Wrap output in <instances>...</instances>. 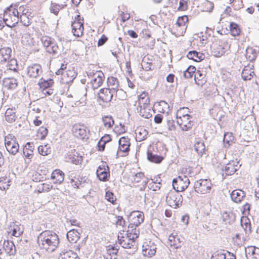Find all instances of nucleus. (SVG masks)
Segmentation results:
<instances>
[{
  "label": "nucleus",
  "mask_w": 259,
  "mask_h": 259,
  "mask_svg": "<svg viewBox=\"0 0 259 259\" xmlns=\"http://www.w3.org/2000/svg\"><path fill=\"white\" fill-rule=\"evenodd\" d=\"M37 241L40 248L51 252L58 247L59 238L54 232L46 230L39 234Z\"/></svg>",
  "instance_id": "f257e3e1"
},
{
  "label": "nucleus",
  "mask_w": 259,
  "mask_h": 259,
  "mask_svg": "<svg viewBox=\"0 0 259 259\" xmlns=\"http://www.w3.org/2000/svg\"><path fill=\"white\" fill-rule=\"evenodd\" d=\"M11 7H12V5H11L10 7H8L4 11L3 15V21L6 26L12 28L15 26L16 24H17L19 21V12L18 10L15 8L12 12V14H11Z\"/></svg>",
  "instance_id": "f03ea898"
},
{
  "label": "nucleus",
  "mask_w": 259,
  "mask_h": 259,
  "mask_svg": "<svg viewBox=\"0 0 259 259\" xmlns=\"http://www.w3.org/2000/svg\"><path fill=\"white\" fill-rule=\"evenodd\" d=\"M183 201L182 195L174 190H170L166 196L167 204L174 208L180 207L182 204Z\"/></svg>",
  "instance_id": "7ed1b4c3"
},
{
  "label": "nucleus",
  "mask_w": 259,
  "mask_h": 259,
  "mask_svg": "<svg viewBox=\"0 0 259 259\" xmlns=\"http://www.w3.org/2000/svg\"><path fill=\"white\" fill-rule=\"evenodd\" d=\"M41 41L49 53L56 55L60 52V49L54 38L45 36L41 37Z\"/></svg>",
  "instance_id": "20e7f679"
},
{
  "label": "nucleus",
  "mask_w": 259,
  "mask_h": 259,
  "mask_svg": "<svg viewBox=\"0 0 259 259\" xmlns=\"http://www.w3.org/2000/svg\"><path fill=\"white\" fill-rule=\"evenodd\" d=\"M190 181L188 178L185 176H179L172 180V187L174 191L179 193L185 191L189 186Z\"/></svg>",
  "instance_id": "39448f33"
},
{
  "label": "nucleus",
  "mask_w": 259,
  "mask_h": 259,
  "mask_svg": "<svg viewBox=\"0 0 259 259\" xmlns=\"http://www.w3.org/2000/svg\"><path fill=\"white\" fill-rule=\"evenodd\" d=\"M212 184L209 179H200L196 181L194 189L196 192L202 194L209 193L211 189Z\"/></svg>",
  "instance_id": "423d86ee"
},
{
  "label": "nucleus",
  "mask_w": 259,
  "mask_h": 259,
  "mask_svg": "<svg viewBox=\"0 0 259 259\" xmlns=\"http://www.w3.org/2000/svg\"><path fill=\"white\" fill-rule=\"evenodd\" d=\"M119 147L116 152V158L119 156H125L130 151L131 143L127 137H122L118 141Z\"/></svg>",
  "instance_id": "0eeeda50"
},
{
  "label": "nucleus",
  "mask_w": 259,
  "mask_h": 259,
  "mask_svg": "<svg viewBox=\"0 0 259 259\" xmlns=\"http://www.w3.org/2000/svg\"><path fill=\"white\" fill-rule=\"evenodd\" d=\"M128 220L129 223H132V225L139 226L144 222V213L138 211H133L128 216Z\"/></svg>",
  "instance_id": "6e6552de"
},
{
  "label": "nucleus",
  "mask_w": 259,
  "mask_h": 259,
  "mask_svg": "<svg viewBox=\"0 0 259 259\" xmlns=\"http://www.w3.org/2000/svg\"><path fill=\"white\" fill-rule=\"evenodd\" d=\"M118 241L120 245L124 248H133L136 249V242L131 238L127 236H118Z\"/></svg>",
  "instance_id": "1a4fd4ad"
},
{
  "label": "nucleus",
  "mask_w": 259,
  "mask_h": 259,
  "mask_svg": "<svg viewBox=\"0 0 259 259\" xmlns=\"http://www.w3.org/2000/svg\"><path fill=\"white\" fill-rule=\"evenodd\" d=\"M241 164L239 165V161L237 159L230 160L223 170L225 171L226 176H231L238 170Z\"/></svg>",
  "instance_id": "9d476101"
},
{
  "label": "nucleus",
  "mask_w": 259,
  "mask_h": 259,
  "mask_svg": "<svg viewBox=\"0 0 259 259\" xmlns=\"http://www.w3.org/2000/svg\"><path fill=\"white\" fill-rule=\"evenodd\" d=\"M97 176L100 181L106 182L110 177L109 168L107 165H100L96 171Z\"/></svg>",
  "instance_id": "9b49d317"
},
{
  "label": "nucleus",
  "mask_w": 259,
  "mask_h": 259,
  "mask_svg": "<svg viewBox=\"0 0 259 259\" xmlns=\"http://www.w3.org/2000/svg\"><path fill=\"white\" fill-rule=\"evenodd\" d=\"M114 92L108 88L101 89L98 94V98L103 102L108 103L111 101Z\"/></svg>",
  "instance_id": "f8f14e48"
},
{
  "label": "nucleus",
  "mask_w": 259,
  "mask_h": 259,
  "mask_svg": "<svg viewBox=\"0 0 259 259\" xmlns=\"http://www.w3.org/2000/svg\"><path fill=\"white\" fill-rule=\"evenodd\" d=\"M104 78V75L101 71H97L94 74V78L91 81L92 88L94 90L98 89L102 85Z\"/></svg>",
  "instance_id": "ddd939ff"
},
{
  "label": "nucleus",
  "mask_w": 259,
  "mask_h": 259,
  "mask_svg": "<svg viewBox=\"0 0 259 259\" xmlns=\"http://www.w3.org/2000/svg\"><path fill=\"white\" fill-rule=\"evenodd\" d=\"M228 45L223 44L222 42L219 41V43L214 45L213 47L212 53L214 56L216 57H220L225 54Z\"/></svg>",
  "instance_id": "4468645a"
},
{
  "label": "nucleus",
  "mask_w": 259,
  "mask_h": 259,
  "mask_svg": "<svg viewBox=\"0 0 259 259\" xmlns=\"http://www.w3.org/2000/svg\"><path fill=\"white\" fill-rule=\"evenodd\" d=\"M83 19L82 22L73 21L72 22V32L73 35L77 37L81 36L83 32Z\"/></svg>",
  "instance_id": "2eb2a0df"
},
{
  "label": "nucleus",
  "mask_w": 259,
  "mask_h": 259,
  "mask_svg": "<svg viewBox=\"0 0 259 259\" xmlns=\"http://www.w3.org/2000/svg\"><path fill=\"white\" fill-rule=\"evenodd\" d=\"M41 72V67L38 64H33L27 68V74L30 77L36 78Z\"/></svg>",
  "instance_id": "dca6fc26"
},
{
  "label": "nucleus",
  "mask_w": 259,
  "mask_h": 259,
  "mask_svg": "<svg viewBox=\"0 0 259 259\" xmlns=\"http://www.w3.org/2000/svg\"><path fill=\"white\" fill-rule=\"evenodd\" d=\"M231 198L235 203H240L246 196L245 192L241 189L234 190L231 193Z\"/></svg>",
  "instance_id": "f3484780"
},
{
  "label": "nucleus",
  "mask_w": 259,
  "mask_h": 259,
  "mask_svg": "<svg viewBox=\"0 0 259 259\" xmlns=\"http://www.w3.org/2000/svg\"><path fill=\"white\" fill-rule=\"evenodd\" d=\"M194 80L195 83L199 85H202L207 81L206 77V71L200 70L199 69L197 70L194 75Z\"/></svg>",
  "instance_id": "a211bd4d"
},
{
  "label": "nucleus",
  "mask_w": 259,
  "mask_h": 259,
  "mask_svg": "<svg viewBox=\"0 0 259 259\" xmlns=\"http://www.w3.org/2000/svg\"><path fill=\"white\" fill-rule=\"evenodd\" d=\"M80 232H81L80 229L75 230L73 229L69 231L66 234L68 240L71 243L76 242L80 238Z\"/></svg>",
  "instance_id": "6ab92c4d"
},
{
  "label": "nucleus",
  "mask_w": 259,
  "mask_h": 259,
  "mask_svg": "<svg viewBox=\"0 0 259 259\" xmlns=\"http://www.w3.org/2000/svg\"><path fill=\"white\" fill-rule=\"evenodd\" d=\"M3 87L8 90H14L18 86L17 80L13 77L5 78L3 80Z\"/></svg>",
  "instance_id": "aec40b11"
},
{
  "label": "nucleus",
  "mask_w": 259,
  "mask_h": 259,
  "mask_svg": "<svg viewBox=\"0 0 259 259\" xmlns=\"http://www.w3.org/2000/svg\"><path fill=\"white\" fill-rule=\"evenodd\" d=\"M149 244L146 246H143V253L144 255L150 257L155 255L157 248L154 242H150Z\"/></svg>",
  "instance_id": "412c9836"
},
{
  "label": "nucleus",
  "mask_w": 259,
  "mask_h": 259,
  "mask_svg": "<svg viewBox=\"0 0 259 259\" xmlns=\"http://www.w3.org/2000/svg\"><path fill=\"white\" fill-rule=\"evenodd\" d=\"M138 105L137 107L144 108L150 107V99L148 94L145 92H143L139 96L138 100Z\"/></svg>",
  "instance_id": "4be33fe9"
},
{
  "label": "nucleus",
  "mask_w": 259,
  "mask_h": 259,
  "mask_svg": "<svg viewBox=\"0 0 259 259\" xmlns=\"http://www.w3.org/2000/svg\"><path fill=\"white\" fill-rule=\"evenodd\" d=\"M12 50L11 48H4L0 49V63L7 62L11 58Z\"/></svg>",
  "instance_id": "5701e85b"
},
{
  "label": "nucleus",
  "mask_w": 259,
  "mask_h": 259,
  "mask_svg": "<svg viewBox=\"0 0 259 259\" xmlns=\"http://www.w3.org/2000/svg\"><path fill=\"white\" fill-rule=\"evenodd\" d=\"M5 144L7 151L10 154L15 155L18 152L19 146L15 141L5 140Z\"/></svg>",
  "instance_id": "b1692460"
},
{
  "label": "nucleus",
  "mask_w": 259,
  "mask_h": 259,
  "mask_svg": "<svg viewBox=\"0 0 259 259\" xmlns=\"http://www.w3.org/2000/svg\"><path fill=\"white\" fill-rule=\"evenodd\" d=\"M187 57L189 59L198 62L205 58V55L196 51H191L188 52Z\"/></svg>",
  "instance_id": "393cba45"
},
{
  "label": "nucleus",
  "mask_w": 259,
  "mask_h": 259,
  "mask_svg": "<svg viewBox=\"0 0 259 259\" xmlns=\"http://www.w3.org/2000/svg\"><path fill=\"white\" fill-rule=\"evenodd\" d=\"M51 179L55 180L54 183L60 184L64 181V174L60 169H55L52 173Z\"/></svg>",
  "instance_id": "a878e982"
},
{
  "label": "nucleus",
  "mask_w": 259,
  "mask_h": 259,
  "mask_svg": "<svg viewBox=\"0 0 259 259\" xmlns=\"http://www.w3.org/2000/svg\"><path fill=\"white\" fill-rule=\"evenodd\" d=\"M135 134L136 135V140L141 142L146 139L148 132L143 127H139L136 130Z\"/></svg>",
  "instance_id": "bb28decb"
},
{
  "label": "nucleus",
  "mask_w": 259,
  "mask_h": 259,
  "mask_svg": "<svg viewBox=\"0 0 259 259\" xmlns=\"http://www.w3.org/2000/svg\"><path fill=\"white\" fill-rule=\"evenodd\" d=\"M62 81L64 83L72 82L76 77V73L73 70H68L65 74H63Z\"/></svg>",
  "instance_id": "cd10ccee"
},
{
  "label": "nucleus",
  "mask_w": 259,
  "mask_h": 259,
  "mask_svg": "<svg viewBox=\"0 0 259 259\" xmlns=\"http://www.w3.org/2000/svg\"><path fill=\"white\" fill-rule=\"evenodd\" d=\"M59 259H80L77 253L72 250L62 251L59 255Z\"/></svg>",
  "instance_id": "c85d7f7f"
},
{
  "label": "nucleus",
  "mask_w": 259,
  "mask_h": 259,
  "mask_svg": "<svg viewBox=\"0 0 259 259\" xmlns=\"http://www.w3.org/2000/svg\"><path fill=\"white\" fill-rule=\"evenodd\" d=\"M167 244L171 247L173 246L175 248H178L181 247L180 238L178 235H173L172 234L169 235Z\"/></svg>",
  "instance_id": "c756f323"
},
{
  "label": "nucleus",
  "mask_w": 259,
  "mask_h": 259,
  "mask_svg": "<svg viewBox=\"0 0 259 259\" xmlns=\"http://www.w3.org/2000/svg\"><path fill=\"white\" fill-rule=\"evenodd\" d=\"M147 159L152 162L159 163L163 159V157L152 153V151L148 150L147 152Z\"/></svg>",
  "instance_id": "7c9ffc66"
},
{
  "label": "nucleus",
  "mask_w": 259,
  "mask_h": 259,
  "mask_svg": "<svg viewBox=\"0 0 259 259\" xmlns=\"http://www.w3.org/2000/svg\"><path fill=\"white\" fill-rule=\"evenodd\" d=\"M4 247L6 251L10 255L14 254L16 253V247L12 241L8 240L5 241L4 243Z\"/></svg>",
  "instance_id": "2f4dec72"
},
{
  "label": "nucleus",
  "mask_w": 259,
  "mask_h": 259,
  "mask_svg": "<svg viewBox=\"0 0 259 259\" xmlns=\"http://www.w3.org/2000/svg\"><path fill=\"white\" fill-rule=\"evenodd\" d=\"M137 111L141 116L145 118H149L152 116L151 113L150 112V107H146L144 109V108L137 107Z\"/></svg>",
  "instance_id": "473e14b6"
},
{
  "label": "nucleus",
  "mask_w": 259,
  "mask_h": 259,
  "mask_svg": "<svg viewBox=\"0 0 259 259\" xmlns=\"http://www.w3.org/2000/svg\"><path fill=\"white\" fill-rule=\"evenodd\" d=\"M15 109L8 108L5 112V118L6 121L10 123L14 122L16 120V114Z\"/></svg>",
  "instance_id": "72a5a7b5"
},
{
  "label": "nucleus",
  "mask_w": 259,
  "mask_h": 259,
  "mask_svg": "<svg viewBox=\"0 0 259 259\" xmlns=\"http://www.w3.org/2000/svg\"><path fill=\"white\" fill-rule=\"evenodd\" d=\"M257 56L256 51L251 47H248L246 50V57L250 61H254Z\"/></svg>",
  "instance_id": "f704fd0d"
},
{
  "label": "nucleus",
  "mask_w": 259,
  "mask_h": 259,
  "mask_svg": "<svg viewBox=\"0 0 259 259\" xmlns=\"http://www.w3.org/2000/svg\"><path fill=\"white\" fill-rule=\"evenodd\" d=\"M9 232H12V235L15 237H19L22 234V231L18 225L13 223V225H11L9 229Z\"/></svg>",
  "instance_id": "c9c22d12"
},
{
  "label": "nucleus",
  "mask_w": 259,
  "mask_h": 259,
  "mask_svg": "<svg viewBox=\"0 0 259 259\" xmlns=\"http://www.w3.org/2000/svg\"><path fill=\"white\" fill-rule=\"evenodd\" d=\"M222 219L223 222L226 224H231L234 222L235 217L232 212L228 213L227 212H225L223 214Z\"/></svg>",
  "instance_id": "e433bc0d"
},
{
  "label": "nucleus",
  "mask_w": 259,
  "mask_h": 259,
  "mask_svg": "<svg viewBox=\"0 0 259 259\" xmlns=\"http://www.w3.org/2000/svg\"><path fill=\"white\" fill-rule=\"evenodd\" d=\"M107 83L109 86L112 87V91L115 92L116 90L117 89L119 83L118 80L117 78H115L113 76H111L108 77L107 79Z\"/></svg>",
  "instance_id": "4c0bfd02"
},
{
  "label": "nucleus",
  "mask_w": 259,
  "mask_h": 259,
  "mask_svg": "<svg viewBox=\"0 0 259 259\" xmlns=\"http://www.w3.org/2000/svg\"><path fill=\"white\" fill-rule=\"evenodd\" d=\"M102 121L105 127L111 128L114 124V121L111 116H104L102 117Z\"/></svg>",
  "instance_id": "58836bf2"
},
{
  "label": "nucleus",
  "mask_w": 259,
  "mask_h": 259,
  "mask_svg": "<svg viewBox=\"0 0 259 259\" xmlns=\"http://www.w3.org/2000/svg\"><path fill=\"white\" fill-rule=\"evenodd\" d=\"M196 71V68L194 66H189L188 68L184 72V76L186 78L192 77L193 74Z\"/></svg>",
  "instance_id": "ea45409f"
},
{
  "label": "nucleus",
  "mask_w": 259,
  "mask_h": 259,
  "mask_svg": "<svg viewBox=\"0 0 259 259\" xmlns=\"http://www.w3.org/2000/svg\"><path fill=\"white\" fill-rule=\"evenodd\" d=\"M7 66L9 69L16 71L18 69V64L16 59L14 58H10L9 60L7 61Z\"/></svg>",
  "instance_id": "a19ab883"
},
{
  "label": "nucleus",
  "mask_w": 259,
  "mask_h": 259,
  "mask_svg": "<svg viewBox=\"0 0 259 259\" xmlns=\"http://www.w3.org/2000/svg\"><path fill=\"white\" fill-rule=\"evenodd\" d=\"M40 88L45 89L50 88L54 84V80L52 79H49L47 80L41 79L40 82H39Z\"/></svg>",
  "instance_id": "79ce46f5"
},
{
  "label": "nucleus",
  "mask_w": 259,
  "mask_h": 259,
  "mask_svg": "<svg viewBox=\"0 0 259 259\" xmlns=\"http://www.w3.org/2000/svg\"><path fill=\"white\" fill-rule=\"evenodd\" d=\"M230 29L231 32V34L233 36H236L240 34V29L237 24L234 22H231L230 24Z\"/></svg>",
  "instance_id": "37998d69"
},
{
  "label": "nucleus",
  "mask_w": 259,
  "mask_h": 259,
  "mask_svg": "<svg viewBox=\"0 0 259 259\" xmlns=\"http://www.w3.org/2000/svg\"><path fill=\"white\" fill-rule=\"evenodd\" d=\"M248 253L251 252L252 259H259V248L255 246H250L248 248Z\"/></svg>",
  "instance_id": "c03bdc74"
},
{
  "label": "nucleus",
  "mask_w": 259,
  "mask_h": 259,
  "mask_svg": "<svg viewBox=\"0 0 259 259\" xmlns=\"http://www.w3.org/2000/svg\"><path fill=\"white\" fill-rule=\"evenodd\" d=\"M38 152L40 155L46 156L50 153L51 149L48 147L47 145L45 146L40 145L38 147Z\"/></svg>",
  "instance_id": "a18cd8bd"
},
{
  "label": "nucleus",
  "mask_w": 259,
  "mask_h": 259,
  "mask_svg": "<svg viewBox=\"0 0 259 259\" xmlns=\"http://www.w3.org/2000/svg\"><path fill=\"white\" fill-rule=\"evenodd\" d=\"M195 149L199 154H202L205 149V146L203 143L197 142L195 144Z\"/></svg>",
  "instance_id": "49530a36"
},
{
  "label": "nucleus",
  "mask_w": 259,
  "mask_h": 259,
  "mask_svg": "<svg viewBox=\"0 0 259 259\" xmlns=\"http://www.w3.org/2000/svg\"><path fill=\"white\" fill-rule=\"evenodd\" d=\"M188 22V17L186 15H184L178 17L176 24L178 26L180 27L185 25Z\"/></svg>",
  "instance_id": "de8ad7c7"
},
{
  "label": "nucleus",
  "mask_w": 259,
  "mask_h": 259,
  "mask_svg": "<svg viewBox=\"0 0 259 259\" xmlns=\"http://www.w3.org/2000/svg\"><path fill=\"white\" fill-rule=\"evenodd\" d=\"M48 130L47 127L41 126L37 131L38 136H40V139H44L47 136Z\"/></svg>",
  "instance_id": "09e8293b"
},
{
  "label": "nucleus",
  "mask_w": 259,
  "mask_h": 259,
  "mask_svg": "<svg viewBox=\"0 0 259 259\" xmlns=\"http://www.w3.org/2000/svg\"><path fill=\"white\" fill-rule=\"evenodd\" d=\"M105 197L107 201L112 204H114L116 200L114 194L109 191L106 192Z\"/></svg>",
  "instance_id": "8fccbe9b"
},
{
  "label": "nucleus",
  "mask_w": 259,
  "mask_h": 259,
  "mask_svg": "<svg viewBox=\"0 0 259 259\" xmlns=\"http://www.w3.org/2000/svg\"><path fill=\"white\" fill-rule=\"evenodd\" d=\"M139 229H135L132 232H126V236L135 240L139 237Z\"/></svg>",
  "instance_id": "3c124183"
},
{
  "label": "nucleus",
  "mask_w": 259,
  "mask_h": 259,
  "mask_svg": "<svg viewBox=\"0 0 259 259\" xmlns=\"http://www.w3.org/2000/svg\"><path fill=\"white\" fill-rule=\"evenodd\" d=\"M234 140V137L232 133H226L224 134L223 141L224 143L230 144V142H232Z\"/></svg>",
  "instance_id": "603ef678"
},
{
  "label": "nucleus",
  "mask_w": 259,
  "mask_h": 259,
  "mask_svg": "<svg viewBox=\"0 0 259 259\" xmlns=\"http://www.w3.org/2000/svg\"><path fill=\"white\" fill-rule=\"evenodd\" d=\"M115 218L116 219L115 222V224L116 226H120L122 227L123 228L125 227V221L122 216L115 215Z\"/></svg>",
  "instance_id": "864d4df0"
},
{
  "label": "nucleus",
  "mask_w": 259,
  "mask_h": 259,
  "mask_svg": "<svg viewBox=\"0 0 259 259\" xmlns=\"http://www.w3.org/2000/svg\"><path fill=\"white\" fill-rule=\"evenodd\" d=\"M177 123L179 124L182 130L183 131H189L193 125V124H191V123L189 124V122H187V124L186 123H180L179 120L177 121Z\"/></svg>",
  "instance_id": "5fc2aeb1"
},
{
  "label": "nucleus",
  "mask_w": 259,
  "mask_h": 259,
  "mask_svg": "<svg viewBox=\"0 0 259 259\" xmlns=\"http://www.w3.org/2000/svg\"><path fill=\"white\" fill-rule=\"evenodd\" d=\"M249 70L247 69L244 68L242 73L241 77L244 80H248L251 79L250 73H249Z\"/></svg>",
  "instance_id": "6e6d98bb"
},
{
  "label": "nucleus",
  "mask_w": 259,
  "mask_h": 259,
  "mask_svg": "<svg viewBox=\"0 0 259 259\" xmlns=\"http://www.w3.org/2000/svg\"><path fill=\"white\" fill-rule=\"evenodd\" d=\"M59 7V6L57 4L55 3H52L50 8L51 12L54 13L56 15H57L60 10Z\"/></svg>",
  "instance_id": "4d7b16f0"
},
{
  "label": "nucleus",
  "mask_w": 259,
  "mask_h": 259,
  "mask_svg": "<svg viewBox=\"0 0 259 259\" xmlns=\"http://www.w3.org/2000/svg\"><path fill=\"white\" fill-rule=\"evenodd\" d=\"M23 154L26 158L30 159L32 157L33 151L31 149L28 150L26 146H25V149H23Z\"/></svg>",
  "instance_id": "13d9d810"
},
{
  "label": "nucleus",
  "mask_w": 259,
  "mask_h": 259,
  "mask_svg": "<svg viewBox=\"0 0 259 259\" xmlns=\"http://www.w3.org/2000/svg\"><path fill=\"white\" fill-rule=\"evenodd\" d=\"M188 8L187 3L185 0H180L179 7L178 10L180 11H185Z\"/></svg>",
  "instance_id": "bf43d9fd"
},
{
  "label": "nucleus",
  "mask_w": 259,
  "mask_h": 259,
  "mask_svg": "<svg viewBox=\"0 0 259 259\" xmlns=\"http://www.w3.org/2000/svg\"><path fill=\"white\" fill-rule=\"evenodd\" d=\"M144 177V175L143 172H139L135 174L133 177V181L136 183H138L140 181V180Z\"/></svg>",
  "instance_id": "052dcab7"
},
{
  "label": "nucleus",
  "mask_w": 259,
  "mask_h": 259,
  "mask_svg": "<svg viewBox=\"0 0 259 259\" xmlns=\"http://www.w3.org/2000/svg\"><path fill=\"white\" fill-rule=\"evenodd\" d=\"M167 128L169 131H174L175 130V121L172 119H168L167 120Z\"/></svg>",
  "instance_id": "680f3d73"
},
{
  "label": "nucleus",
  "mask_w": 259,
  "mask_h": 259,
  "mask_svg": "<svg viewBox=\"0 0 259 259\" xmlns=\"http://www.w3.org/2000/svg\"><path fill=\"white\" fill-rule=\"evenodd\" d=\"M190 118H191V116L188 114H186L183 115V118L181 119V123H186L189 122V123H191V124H192V121L190 120Z\"/></svg>",
  "instance_id": "e2e57ef3"
},
{
  "label": "nucleus",
  "mask_w": 259,
  "mask_h": 259,
  "mask_svg": "<svg viewBox=\"0 0 259 259\" xmlns=\"http://www.w3.org/2000/svg\"><path fill=\"white\" fill-rule=\"evenodd\" d=\"M144 65L142 64V68L145 71H149L151 70V66L152 65V63L145 62L144 60L142 61Z\"/></svg>",
  "instance_id": "0e129e2a"
},
{
  "label": "nucleus",
  "mask_w": 259,
  "mask_h": 259,
  "mask_svg": "<svg viewBox=\"0 0 259 259\" xmlns=\"http://www.w3.org/2000/svg\"><path fill=\"white\" fill-rule=\"evenodd\" d=\"M163 119V115L161 114H156L154 118V122L157 124H159L162 122Z\"/></svg>",
  "instance_id": "69168bd1"
},
{
  "label": "nucleus",
  "mask_w": 259,
  "mask_h": 259,
  "mask_svg": "<svg viewBox=\"0 0 259 259\" xmlns=\"http://www.w3.org/2000/svg\"><path fill=\"white\" fill-rule=\"evenodd\" d=\"M118 252V249L116 248L114 246H112L111 248H110L108 249L107 255L117 254Z\"/></svg>",
  "instance_id": "338daca9"
},
{
  "label": "nucleus",
  "mask_w": 259,
  "mask_h": 259,
  "mask_svg": "<svg viewBox=\"0 0 259 259\" xmlns=\"http://www.w3.org/2000/svg\"><path fill=\"white\" fill-rule=\"evenodd\" d=\"M108 38L105 35H103L98 41V46H103L107 40Z\"/></svg>",
  "instance_id": "774afa93"
}]
</instances>
